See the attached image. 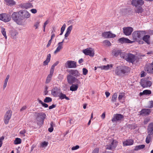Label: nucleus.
Wrapping results in <instances>:
<instances>
[{
    "label": "nucleus",
    "instance_id": "obj_1",
    "mask_svg": "<svg viewBox=\"0 0 153 153\" xmlns=\"http://www.w3.org/2000/svg\"><path fill=\"white\" fill-rule=\"evenodd\" d=\"M130 68L126 66H117L115 71V74L118 76H123L130 72Z\"/></svg>",
    "mask_w": 153,
    "mask_h": 153
},
{
    "label": "nucleus",
    "instance_id": "obj_2",
    "mask_svg": "<svg viewBox=\"0 0 153 153\" xmlns=\"http://www.w3.org/2000/svg\"><path fill=\"white\" fill-rule=\"evenodd\" d=\"M34 116L35 117L37 123L39 126L43 124L44 120L46 117V114L43 112H35Z\"/></svg>",
    "mask_w": 153,
    "mask_h": 153
},
{
    "label": "nucleus",
    "instance_id": "obj_3",
    "mask_svg": "<svg viewBox=\"0 0 153 153\" xmlns=\"http://www.w3.org/2000/svg\"><path fill=\"white\" fill-rule=\"evenodd\" d=\"M19 14V12H14L12 15V18L16 23L19 25H23L24 22H23V19H22Z\"/></svg>",
    "mask_w": 153,
    "mask_h": 153
},
{
    "label": "nucleus",
    "instance_id": "obj_4",
    "mask_svg": "<svg viewBox=\"0 0 153 153\" xmlns=\"http://www.w3.org/2000/svg\"><path fill=\"white\" fill-rule=\"evenodd\" d=\"M146 33V32L144 31H134L132 33L133 39L134 41H137L139 39H141L142 37Z\"/></svg>",
    "mask_w": 153,
    "mask_h": 153
},
{
    "label": "nucleus",
    "instance_id": "obj_5",
    "mask_svg": "<svg viewBox=\"0 0 153 153\" xmlns=\"http://www.w3.org/2000/svg\"><path fill=\"white\" fill-rule=\"evenodd\" d=\"M123 59H125L127 61L129 62L133 63L136 59V58L135 55L130 53H125Z\"/></svg>",
    "mask_w": 153,
    "mask_h": 153
},
{
    "label": "nucleus",
    "instance_id": "obj_6",
    "mask_svg": "<svg viewBox=\"0 0 153 153\" xmlns=\"http://www.w3.org/2000/svg\"><path fill=\"white\" fill-rule=\"evenodd\" d=\"M109 143L106 146V149H107L112 150L115 149L117 146L118 142L113 139L109 140Z\"/></svg>",
    "mask_w": 153,
    "mask_h": 153
},
{
    "label": "nucleus",
    "instance_id": "obj_7",
    "mask_svg": "<svg viewBox=\"0 0 153 153\" xmlns=\"http://www.w3.org/2000/svg\"><path fill=\"white\" fill-rule=\"evenodd\" d=\"M19 14L22 19H23V22L24 20L29 18L30 16V14L27 10H24L19 11Z\"/></svg>",
    "mask_w": 153,
    "mask_h": 153
},
{
    "label": "nucleus",
    "instance_id": "obj_8",
    "mask_svg": "<svg viewBox=\"0 0 153 153\" xmlns=\"http://www.w3.org/2000/svg\"><path fill=\"white\" fill-rule=\"evenodd\" d=\"M64 65L67 68H75L77 66L76 62L74 61L68 60L65 64Z\"/></svg>",
    "mask_w": 153,
    "mask_h": 153
},
{
    "label": "nucleus",
    "instance_id": "obj_9",
    "mask_svg": "<svg viewBox=\"0 0 153 153\" xmlns=\"http://www.w3.org/2000/svg\"><path fill=\"white\" fill-rule=\"evenodd\" d=\"M125 53L123 52L120 50L117 49H114L112 52V54L113 56L117 57L119 55L120 57L123 58L124 55H125Z\"/></svg>",
    "mask_w": 153,
    "mask_h": 153
},
{
    "label": "nucleus",
    "instance_id": "obj_10",
    "mask_svg": "<svg viewBox=\"0 0 153 153\" xmlns=\"http://www.w3.org/2000/svg\"><path fill=\"white\" fill-rule=\"evenodd\" d=\"M140 84L143 88H147L151 86L152 82L150 81L142 79L140 81Z\"/></svg>",
    "mask_w": 153,
    "mask_h": 153
},
{
    "label": "nucleus",
    "instance_id": "obj_11",
    "mask_svg": "<svg viewBox=\"0 0 153 153\" xmlns=\"http://www.w3.org/2000/svg\"><path fill=\"white\" fill-rule=\"evenodd\" d=\"M11 19L10 16L6 13H3L0 14V20L5 22H9Z\"/></svg>",
    "mask_w": 153,
    "mask_h": 153
},
{
    "label": "nucleus",
    "instance_id": "obj_12",
    "mask_svg": "<svg viewBox=\"0 0 153 153\" xmlns=\"http://www.w3.org/2000/svg\"><path fill=\"white\" fill-rule=\"evenodd\" d=\"M83 52L86 55H89L92 57L93 56L94 54L93 49L91 48H89L83 50Z\"/></svg>",
    "mask_w": 153,
    "mask_h": 153
},
{
    "label": "nucleus",
    "instance_id": "obj_13",
    "mask_svg": "<svg viewBox=\"0 0 153 153\" xmlns=\"http://www.w3.org/2000/svg\"><path fill=\"white\" fill-rule=\"evenodd\" d=\"M12 115V112L10 110L7 111L4 117V121L5 124H7L9 121Z\"/></svg>",
    "mask_w": 153,
    "mask_h": 153
},
{
    "label": "nucleus",
    "instance_id": "obj_14",
    "mask_svg": "<svg viewBox=\"0 0 153 153\" xmlns=\"http://www.w3.org/2000/svg\"><path fill=\"white\" fill-rule=\"evenodd\" d=\"M144 3L143 0H132L131 4L136 7L142 5Z\"/></svg>",
    "mask_w": 153,
    "mask_h": 153
},
{
    "label": "nucleus",
    "instance_id": "obj_15",
    "mask_svg": "<svg viewBox=\"0 0 153 153\" xmlns=\"http://www.w3.org/2000/svg\"><path fill=\"white\" fill-rule=\"evenodd\" d=\"M123 29L124 34L126 36L131 35L133 31V28L131 27H124Z\"/></svg>",
    "mask_w": 153,
    "mask_h": 153
},
{
    "label": "nucleus",
    "instance_id": "obj_16",
    "mask_svg": "<svg viewBox=\"0 0 153 153\" xmlns=\"http://www.w3.org/2000/svg\"><path fill=\"white\" fill-rule=\"evenodd\" d=\"M144 70L148 73L153 74V63L146 65Z\"/></svg>",
    "mask_w": 153,
    "mask_h": 153
},
{
    "label": "nucleus",
    "instance_id": "obj_17",
    "mask_svg": "<svg viewBox=\"0 0 153 153\" xmlns=\"http://www.w3.org/2000/svg\"><path fill=\"white\" fill-rule=\"evenodd\" d=\"M102 36L105 38H114L116 35L111 33L110 32H105L102 33Z\"/></svg>",
    "mask_w": 153,
    "mask_h": 153
},
{
    "label": "nucleus",
    "instance_id": "obj_18",
    "mask_svg": "<svg viewBox=\"0 0 153 153\" xmlns=\"http://www.w3.org/2000/svg\"><path fill=\"white\" fill-rule=\"evenodd\" d=\"M123 117V116L122 115L120 114H117L114 115V117L111 120L113 122H114L121 120Z\"/></svg>",
    "mask_w": 153,
    "mask_h": 153
},
{
    "label": "nucleus",
    "instance_id": "obj_19",
    "mask_svg": "<svg viewBox=\"0 0 153 153\" xmlns=\"http://www.w3.org/2000/svg\"><path fill=\"white\" fill-rule=\"evenodd\" d=\"M118 41L121 44H123L124 43H132L134 42V41H131L127 38L124 37L119 39Z\"/></svg>",
    "mask_w": 153,
    "mask_h": 153
},
{
    "label": "nucleus",
    "instance_id": "obj_20",
    "mask_svg": "<svg viewBox=\"0 0 153 153\" xmlns=\"http://www.w3.org/2000/svg\"><path fill=\"white\" fill-rule=\"evenodd\" d=\"M147 133L148 134H153V123H151L149 125L147 128Z\"/></svg>",
    "mask_w": 153,
    "mask_h": 153
},
{
    "label": "nucleus",
    "instance_id": "obj_21",
    "mask_svg": "<svg viewBox=\"0 0 153 153\" xmlns=\"http://www.w3.org/2000/svg\"><path fill=\"white\" fill-rule=\"evenodd\" d=\"M59 91V88L57 87H55L52 90L51 94L53 96L57 97Z\"/></svg>",
    "mask_w": 153,
    "mask_h": 153
},
{
    "label": "nucleus",
    "instance_id": "obj_22",
    "mask_svg": "<svg viewBox=\"0 0 153 153\" xmlns=\"http://www.w3.org/2000/svg\"><path fill=\"white\" fill-rule=\"evenodd\" d=\"M70 75L76 76H79L80 74L78 71L76 70H71L69 71Z\"/></svg>",
    "mask_w": 153,
    "mask_h": 153
},
{
    "label": "nucleus",
    "instance_id": "obj_23",
    "mask_svg": "<svg viewBox=\"0 0 153 153\" xmlns=\"http://www.w3.org/2000/svg\"><path fill=\"white\" fill-rule=\"evenodd\" d=\"M21 7L23 9H27L33 7L32 4L30 3H24L21 5Z\"/></svg>",
    "mask_w": 153,
    "mask_h": 153
},
{
    "label": "nucleus",
    "instance_id": "obj_24",
    "mask_svg": "<svg viewBox=\"0 0 153 153\" xmlns=\"http://www.w3.org/2000/svg\"><path fill=\"white\" fill-rule=\"evenodd\" d=\"M151 112L150 109H143L140 111V114L143 115H148Z\"/></svg>",
    "mask_w": 153,
    "mask_h": 153
},
{
    "label": "nucleus",
    "instance_id": "obj_25",
    "mask_svg": "<svg viewBox=\"0 0 153 153\" xmlns=\"http://www.w3.org/2000/svg\"><path fill=\"white\" fill-rule=\"evenodd\" d=\"M75 78V77H74L71 75L69 74L68 75L67 77V79L68 83L71 84L73 83Z\"/></svg>",
    "mask_w": 153,
    "mask_h": 153
},
{
    "label": "nucleus",
    "instance_id": "obj_26",
    "mask_svg": "<svg viewBox=\"0 0 153 153\" xmlns=\"http://www.w3.org/2000/svg\"><path fill=\"white\" fill-rule=\"evenodd\" d=\"M7 5L13 6L16 4V2L14 0H4Z\"/></svg>",
    "mask_w": 153,
    "mask_h": 153
},
{
    "label": "nucleus",
    "instance_id": "obj_27",
    "mask_svg": "<svg viewBox=\"0 0 153 153\" xmlns=\"http://www.w3.org/2000/svg\"><path fill=\"white\" fill-rule=\"evenodd\" d=\"M63 48V46H62V42H59L58 44V47L56 49L54 52V53L56 54L57 53L59 52L60 50Z\"/></svg>",
    "mask_w": 153,
    "mask_h": 153
},
{
    "label": "nucleus",
    "instance_id": "obj_28",
    "mask_svg": "<svg viewBox=\"0 0 153 153\" xmlns=\"http://www.w3.org/2000/svg\"><path fill=\"white\" fill-rule=\"evenodd\" d=\"M133 143V141L131 139L127 140L123 142V144L124 146H128L132 145Z\"/></svg>",
    "mask_w": 153,
    "mask_h": 153
},
{
    "label": "nucleus",
    "instance_id": "obj_29",
    "mask_svg": "<svg viewBox=\"0 0 153 153\" xmlns=\"http://www.w3.org/2000/svg\"><path fill=\"white\" fill-rule=\"evenodd\" d=\"M72 29V26L70 25L67 28L66 32L65 35V39H66V37H67L71 33V31Z\"/></svg>",
    "mask_w": 153,
    "mask_h": 153
},
{
    "label": "nucleus",
    "instance_id": "obj_30",
    "mask_svg": "<svg viewBox=\"0 0 153 153\" xmlns=\"http://www.w3.org/2000/svg\"><path fill=\"white\" fill-rule=\"evenodd\" d=\"M51 57V54H48L47 56L46 60L43 62V65H46L48 64V62L50 61Z\"/></svg>",
    "mask_w": 153,
    "mask_h": 153
},
{
    "label": "nucleus",
    "instance_id": "obj_31",
    "mask_svg": "<svg viewBox=\"0 0 153 153\" xmlns=\"http://www.w3.org/2000/svg\"><path fill=\"white\" fill-rule=\"evenodd\" d=\"M150 37V36L149 35H146L143 37V40L147 44H150L149 41Z\"/></svg>",
    "mask_w": 153,
    "mask_h": 153
},
{
    "label": "nucleus",
    "instance_id": "obj_32",
    "mask_svg": "<svg viewBox=\"0 0 153 153\" xmlns=\"http://www.w3.org/2000/svg\"><path fill=\"white\" fill-rule=\"evenodd\" d=\"M59 98L61 100L64 99H65L67 100H69V98L66 96V95L65 94H63L62 92L59 93V95H58Z\"/></svg>",
    "mask_w": 153,
    "mask_h": 153
},
{
    "label": "nucleus",
    "instance_id": "obj_33",
    "mask_svg": "<svg viewBox=\"0 0 153 153\" xmlns=\"http://www.w3.org/2000/svg\"><path fill=\"white\" fill-rule=\"evenodd\" d=\"M151 93V92L150 90H146L143 91V92H140V96H142L143 94L144 95H149Z\"/></svg>",
    "mask_w": 153,
    "mask_h": 153
},
{
    "label": "nucleus",
    "instance_id": "obj_34",
    "mask_svg": "<svg viewBox=\"0 0 153 153\" xmlns=\"http://www.w3.org/2000/svg\"><path fill=\"white\" fill-rule=\"evenodd\" d=\"M78 84H73L70 87V90L72 91H76L78 89Z\"/></svg>",
    "mask_w": 153,
    "mask_h": 153
},
{
    "label": "nucleus",
    "instance_id": "obj_35",
    "mask_svg": "<svg viewBox=\"0 0 153 153\" xmlns=\"http://www.w3.org/2000/svg\"><path fill=\"white\" fill-rule=\"evenodd\" d=\"M53 74L50 73V74L47 76L45 83H49L51 81Z\"/></svg>",
    "mask_w": 153,
    "mask_h": 153
},
{
    "label": "nucleus",
    "instance_id": "obj_36",
    "mask_svg": "<svg viewBox=\"0 0 153 153\" xmlns=\"http://www.w3.org/2000/svg\"><path fill=\"white\" fill-rule=\"evenodd\" d=\"M143 10V9L140 6H139L138 7L136 8L135 10V12L138 13H142Z\"/></svg>",
    "mask_w": 153,
    "mask_h": 153
},
{
    "label": "nucleus",
    "instance_id": "obj_37",
    "mask_svg": "<svg viewBox=\"0 0 153 153\" xmlns=\"http://www.w3.org/2000/svg\"><path fill=\"white\" fill-rule=\"evenodd\" d=\"M145 147V145H141L138 146H135L134 150L135 151H138L139 150L143 149Z\"/></svg>",
    "mask_w": 153,
    "mask_h": 153
},
{
    "label": "nucleus",
    "instance_id": "obj_38",
    "mask_svg": "<svg viewBox=\"0 0 153 153\" xmlns=\"http://www.w3.org/2000/svg\"><path fill=\"white\" fill-rule=\"evenodd\" d=\"M117 96V94L116 93L112 95L111 99V102H116Z\"/></svg>",
    "mask_w": 153,
    "mask_h": 153
},
{
    "label": "nucleus",
    "instance_id": "obj_39",
    "mask_svg": "<svg viewBox=\"0 0 153 153\" xmlns=\"http://www.w3.org/2000/svg\"><path fill=\"white\" fill-rule=\"evenodd\" d=\"M113 66V65L112 64L110 65H108L106 66H103L102 67V68L103 69L105 70H108L110 68H111Z\"/></svg>",
    "mask_w": 153,
    "mask_h": 153
},
{
    "label": "nucleus",
    "instance_id": "obj_40",
    "mask_svg": "<svg viewBox=\"0 0 153 153\" xmlns=\"http://www.w3.org/2000/svg\"><path fill=\"white\" fill-rule=\"evenodd\" d=\"M152 134H148L146 138V142L147 143H149L151 141V136Z\"/></svg>",
    "mask_w": 153,
    "mask_h": 153
},
{
    "label": "nucleus",
    "instance_id": "obj_41",
    "mask_svg": "<svg viewBox=\"0 0 153 153\" xmlns=\"http://www.w3.org/2000/svg\"><path fill=\"white\" fill-rule=\"evenodd\" d=\"M103 43L105 45H106L107 46H110L111 45V43L107 40L104 41L103 42Z\"/></svg>",
    "mask_w": 153,
    "mask_h": 153
},
{
    "label": "nucleus",
    "instance_id": "obj_42",
    "mask_svg": "<svg viewBox=\"0 0 153 153\" xmlns=\"http://www.w3.org/2000/svg\"><path fill=\"white\" fill-rule=\"evenodd\" d=\"M52 101V99L50 97H46L44 100V101L45 102L48 103L51 102Z\"/></svg>",
    "mask_w": 153,
    "mask_h": 153
},
{
    "label": "nucleus",
    "instance_id": "obj_43",
    "mask_svg": "<svg viewBox=\"0 0 153 153\" xmlns=\"http://www.w3.org/2000/svg\"><path fill=\"white\" fill-rule=\"evenodd\" d=\"M1 32L5 38L6 39L7 38V36H6V32L5 29L4 28H1Z\"/></svg>",
    "mask_w": 153,
    "mask_h": 153
},
{
    "label": "nucleus",
    "instance_id": "obj_44",
    "mask_svg": "<svg viewBox=\"0 0 153 153\" xmlns=\"http://www.w3.org/2000/svg\"><path fill=\"white\" fill-rule=\"evenodd\" d=\"M21 142V140L20 138H16L14 141V143L15 144H20Z\"/></svg>",
    "mask_w": 153,
    "mask_h": 153
},
{
    "label": "nucleus",
    "instance_id": "obj_45",
    "mask_svg": "<svg viewBox=\"0 0 153 153\" xmlns=\"http://www.w3.org/2000/svg\"><path fill=\"white\" fill-rule=\"evenodd\" d=\"M18 34V33L16 31V30H14L12 31L11 33V35L14 38H16L15 36L17 35Z\"/></svg>",
    "mask_w": 153,
    "mask_h": 153
},
{
    "label": "nucleus",
    "instance_id": "obj_46",
    "mask_svg": "<svg viewBox=\"0 0 153 153\" xmlns=\"http://www.w3.org/2000/svg\"><path fill=\"white\" fill-rule=\"evenodd\" d=\"M125 96V94L124 93H120L118 97V99L119 100H121L123 97Z\"/></svg>",
    "mask_w": 153,
    "mask_h": 153
},
{
    "label": "nucleus",
    "instance_id": "obj_47",
    "mask_svg": "<svg viewBox=\"0 0 153 153\" xmlns=\"http://www.w3.org/2000/svg\"><path fill=\"white\" fill-rule=\"evenodd\" d=\"M48 145V143L46 142L45 141H44L42 143L40 146L42 147H45L47 146Z\"/></svg>",
    "mask_w": 153,
    "mask_h": 153
},
{
    "label": "nucleus",
    "instance_id": "obj_48",
    "mask_svg": "<svg viewBox=\"0 0 153 153\" xmlns=\"http://www.w3.org/2000/svg\"><path fill=\"white\" fill-rule=\"evenodd\" d=\"M26 132V130L25 129H24L20 132V134L21 135L24 137L25 136V133Z\"/></svg>",
    "mask_w": 153,
    "mask_h": 153
},
{
    "label": "nucleus",
    "instance_id": "obj_49",
    "mask_svg": "<svg viewBox=\"0 0 153 153\" xmlns=\"http://www.w3.org/2000/svg\"><path fill=\"white\" fill-rule=\"evenodd\" d=\"M150 118L149 117L146 118L144 120L143 123L145 125L147 124L148 122L150 121Z\"/></svg>",
    "mask_w": 153,
    "mask_h": 153
},
{
    "label": "nucleus",
    "instance_id": "obj_50",
    "mask_svg": "<svg viewBox=\"0 0 153 153\" xmlns=\"http://www.w3.org/2000/svg\"><path fill=\"white\" fill-rule=\"evenodd\" d=\"M149 105L148 106V107L149 108H152L153 107V101H150L149 102Z\"/></svg>",
    "mask_w": 153,
    "mask_h": 153
},
{
    "label": "nucleus",
    "instance_id": "obj_51",
    "mask_svg": "<svg viewBox=\"0 0 153 153\" xmlns=\"http://www.w3.org/2000/svg\"><path fill=\"white\" fill-rule=\"evenodd\" d=\"M76 83V84H81V82L80 81L77 79L75 77L74 81V83Z\"/></svg>",
    "mask_w": 153,
    "mask_h": 153
},
{
    "label": "nucleus",
    "instance_id": "obj_52",
    "mask_svg": "<svg viewBox=\"0 0 153 153\" xmlns=\"http://www.w3.org/2000/svg\"><path fill=\"white\" fill-rule=\"evenodd\" d=\"M82 72H83V74L84 75H86L88 72V70L86 69L85 68H83L82 69Z\"/></svg>",
    "mask_w": 153,
    "mask_h": 153
},
{
    "label": "nucleus",
    "instance_id": "obj_53",
    "mask_svg": "<svg viewBox=\"0 0 153 153\" xmlns=\"http://www.w3.org/2000/svg\"><path fill=\"white\" fill-rule=\"evenodd\" d=\"M54 67L55 66L53 65L52 66L50 71V73L53 74L54 70Z\"/></svg>",
    "mask_w": 153,
    "mask_h": 153
},
{
    "label": "nucleus",
    "instance_id": "obj_54",
    "mask_svg": "<svg viewBox=\"0 0 153 153\" xmlns=\"http://www.w3.org/2000/svg\"><path fill=\"white\" fill-rule=\"evenodd\" d=\"M39 23L40 22L39 21H37L35 23L34 25V26L35 27L36 29L38 28Z\"/></svg>",
    "mask_w": 153,
    "mask_h": 153
},
{
    "label": "nucleus",
    "instance_id": "obj_55",
    "mask_svg": "<svg viewBox=\"0 0 153 153\" xmlns=\"http://www.w3.org/2000/svg\"><path fill=\"white\" fill-rule=\"evenodd\" d=\"M79 147L78 145H76L75 146H73L71 148V150H74L78 149Z\"/></svg>",
    "mask_w": 153,
    "mask_h": 153
},
{
    "label": "nucleus",
    "instance_id": "obj_56",
    "mask_svg": "<svg viewBox=\"0 0 153 153\" xmlns=\"http://www.w3.org/2000/svg\"><path fill=\"white\" fill-rule=\"evenodd\" d=\"M48 88L47 86H46L45 87V91H44L45 95H46L48 94Z\"/></svg>",
    "mask_w": 153,
    "mask_h": 153
},
{
    "label": "nucleus",
    "instance_id": "obj_57",
    "mask_svg": "<svg viewBox=\"0 0 153 153\" xmlns=\"http://www.w3.org/2000/svg\"><path fill=\"white\" fill-rule=\"evenodd\" d=\"M146 75V73L143 71H142L141 72V74L140 77H143L145 76Z\"/></svg>",
    "mask_w": 153,
    "mask_h": 153
},
{
    "label": "nucleus",
    "instance_id": "obj_58",
    "mask_svg": "<svg viewBox=\"0 0 153 153\" xmlns=\"http://www.w3.org/2000/svg\"><path fill=\"white\" fill-rule=\"evenodd\" d=\"M65 27H66V25L65 24H64L63 25V26H62V27L61 28V30L63 31H64Z\"/></svg>",
    "mask_w": 153,
    "mask_h": 153
},
{
    "label": "nucleus",
    "instance_id": "obj_59",
    "mask_svg": "<svg viewBox=\"0 0 153 153\" xmlns=\"http://www.w3.org/2000/svg\"><path fill=\"white\" fill-rule=\"evenodd\" d=\"M99 149L98 148L95 149L93 151L92 153H98Z\"/></svg>",
    "mask_w": 153,
    "mask_h": 153
},
{
    "label": "nucleus",
    "instance_id": "obj_60",
    "mask_svg": "<svg viewBox=\"0 0 153 153\" xmlns=\"http://www.w3.org/2000/svg\"><path fill=\"white\" fill-rule=\"evenodd\" d=\"M31 12L33 13H37V10L35 9H32L30 10Z\"/></svg>",
    "mask_w": 153,
    "mask_h": 153
},
{
    "label": "nucleus",
    "instance_id": "obj_61",
    "mask_svg": "<svg viewBox=\"0 0 153 153\" xmlns=\"http://www.w3.org/2000/svg\"><path fill=\"white\" fill-rule=\"evenodd\" d=\"M7 82L8 81H4V82L3 86V88L4 89L6 87Z\"/></svg>",
    "mask_w": 153,
    "mask_h": 153
},
{
    "label": "nucleus",
    "instance_id": "obj_62",
    "mask_svg": "<svg viewBox=\"0 0 153 153\" xmlns=\"http://www.w3.org/2000/svg\"><path fill=\"white\" fill-rule=\"evenodd\" d=\"M56 105H54V104H53L52 105L49 106V109H52L53 108H55L56 107Z\"/></svg>",
    "mask_w": 153,
    "mask_h": 153
},
{
    "label": "nucleus",
    "instance_id": "obj_63",
    "mask_svg": "<svg viewBox=\"0 0 153 153\" xmlns=\"http://www.w3.org/2000/svg\"><path fill=\"white\" fill-rule=\"evenodd\" d=\"M52 40V39H50L49 41L48 42V43L47 44V47H49L50 45H51V43Z\"/></svg>",
    "mask_w": 153,
    "mask_h": 153
},
{
    "label": "nucleus",
    "instance_id": "obj_64",
    "mask_svg": "<svg viewBox=\"0 0 153 153\" xmlns=\"http://www.w3.org/2000/svg\"><path fill=\"white\" fill-rule=\"evenodd\" d=\"M49 23V21L48 20L46 21L45 23L44 24L43 27H45L46 25H47Z\"/></svg>",
    "mask_w": 153,
    "mask_h": 153
}]
</instances>
